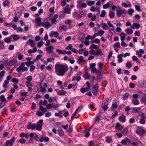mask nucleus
<instances>
[{"label": "nucleus", "mask_w": 146, "mask_h": 146, "mask_svg": "<svg viewBox=\"0 0 146 146\" xmlns=\"http://www.w3.org/2000/svg\"><path fill=\"white\" fill-rule=\"evenodd\" d=\"M67 66L60 64H56L55 66V72L58 76H64L68 70Z\"/></svg>", "instance_id": "f257e3e1"}, {"label": "nucleus", "mask_w": 146, "mask_h": 146, "mask_svg": "<svg viewBox=\"0 0 146 146\" xmlns=\"http://www.w3.org/2000/svg\"><path fill=\"white\" fill-rule=\"evenodd\" d=\"M28 68L25 67V63L24 62L21 63L20 65L16 68V71L17 72H23L27 71Z\"/></svg>", "instance_id": "f03ea898"}, {"label": "nucleus", "mask_w": 146, "mask_h": 146, "mask_svg": "<svg viewBox=\"0 0 146 146\" xmlns=\"http://www.w3.org/2000/svg\"><path fill=\"white\" fill-rule=\"evenodd\" d=\"M16 139V138L14 137H12L11 139L6 142L5 143V146H12L13 145Z\"/></svg>", "instance_id": "7ed1b4c3"}, {"label": "nucleus", "mask_w": 146, "mask_h": 146, "mask_svg": "<svg viewBox=\"0 0 146 146\" xmlns=\"http://www.w3.org/2000/svg\"><path fill=\"white\" fill-rule=\"evenodd\" d=\"M35 137L34 139H35L36 141H37L42 142L44 141V138L40 136V135L38 134H37L36 133H34Z\"/></svg>", "instance_id": "20e7f679"}, {"label": "nucleus", "mask_w": 146, "mask_h": 146, "mask_svg": "<svg viewBox=\"0 0 146 146\" xmlns=\"http://www.w3.org/2000/svg\"><path fill=\"white\" fill-rule=\"evenodd\" d=\"M145 129L143 127H141L137 129L136 131V133L140 136H141L145 133Z\"/></svg>", "instance_id": "39448f33"}, {"label": "nucleus", "mask_w": 146, "mask_h": 146, "mask_svg": "<svg viewBox=\"0 0 146 146\" xmlns=\"http://www.w3.org/2000/svg\"><path fill=\"white\" fill-rule=\"evenodd\" d=\"M131 142V141L129 139L126 137L123 139L121 143L123 145H126L127 144H129Z\"/></svg>", "instance_id": "423d86ee"}, {"label": "nucleus", "mask_w": 146, "mask_h": 146, "mask_svg": "<svg viewBox=\"0 0 146 146\" xmlns=\"http://www.w3.org/2000/svg\"><path fill=\"white\" fill-rule=\"evenodd\" d=\"M98 88V86L97 84H96L93 87L92 92L95 96L97 94Z\"/></svg>", "instance_id": "0eeeda50"}, {"label": "nucleus", "mask_w": 146, "mask_h": 146, "mask_svg": "<svg viewBox=\"0 0 146 146\" xmlns=\"http://www.w3.org/2000/svg\"><path fill=\"white\" fill-rule=\"evenodd\" d=\"M58 15L55 14L52 18L49 19V20L51 21L52 24H54L56 23V19L58 17Z\"/></svg>", "instance_id": "6e6552de"}, {"label": "nucleus", "mask_w": 146, "mask_h": 146, "mask_svg": "<svg viewBox=\"0 0 146 146\" xmlns=\"http://www.w3.org/2000/svg\"><path fill=\"white\" fill-rule=\"evenodd\" d=\"M54 49V47L52 45L48 46L45 48L46 51L49 53H52L53 52V50Z\"/></svg>", "instance_id": "1a4fd4ad"}, {"label": "nucleus", "mask_w": 146, "mask_h": 146, "mask_svg": "<svg viewBox=\"0 0 146 146\" xmlns=\"http://www.w3.org/2000/svg\"><path fill=\"white\" fill-rule=\"evenodd\" d=\"M125 10H122V9H119L117 10V16L118 17H120L122 15L125 13Z\"/></svg>", "instance_id": "9d476101"}, {"label": "nucleus", "mask_w": 146, "mask_h": 146, "mask_svg": "<svg viewBox=\"0 0 146 146\" xmlns=\"http://www.w3.org/2000/svg\"><path fill=\"white\" fill-rule=\"evenodd\" d=\"M34 136V134L33 133H31L29 135L30 138L28 141V143H33V140L34 138L33 137Z\"/></svg>", "instance_id": "9b49d317"}, {"label": "nucleus", "mask_w": 146, "mask_h": 146, "mask_svg": "<svg viewBox=\"0 0 146 146\" xmlns=\"http://www.w3.org/2000/svg\"><path fill=\"white\" fill-rule=\"evenodd\" d=\"M27 44L28 45H30L32 47H34L36 45L35 43L33 40L30 39H29L28 42H27Z\"/></svg>", "instance_id": "f8f14e48"}, {"label": "nucleus", "mask_w": 146, "mask_h": 146, "mask_svg": "<svg viewBox=\"0 0 146 146\" xmlns=\"http://www.w3.org/2000/svg\"><path fill=\"white\" fill-rule=\"evenodd\" d=\"M86 13V10H84L80 12L78 14L79 18L84 17Z\"/></svg>", "instance_id": "ddd939ff"}, {"label": "nucleus", "mask_w": 146, "mask_h": 146, "mask_svg": "<svg viewBox=\"0 0 146 146\" xmlns=\"http://www.w3.org/2000/svg\"><path fill=\"white\" fill-rule=\"evenodd\" d=\"M42 26L46 27L47 29H48L51 26V25L48 21L45 23H42Z\"/></svg>", "instance_id": "4468645a"}, {"label": "nucleus", "mask_w": 146, "mask_h": 146, "mask_svg": "<svg viewBox=\"0 0 146 146\" xmlns=\"http://www.w3.org/2000/svg\"><path fill=\"white\" fill-rule=\"evenodd\" d=\"M115 127L116 129L118 130L119 131H121L123 128V127L121 125V124L118 123H116L115 126Z\"/></svg>", "instance_id": "2eb2a0df"}, {"label": "nucleus", "mask_w": 146, "mask_h": 146, "mask_svg": "<svg viewBox=\"0 0 146 146\" xmlns=\"http://www.w3.org/2000/svg\"><path fill=\"white\" fill-rule=\"evenodd\" d=\"M36 124H32L31 123H29V125L27 126V128L28 129H31L33 130H35L36 128Z\"/></svg>", "instance_id": "dca6fc26"}, {"label": "nucleus", "mask_w": 146, "mask_h": 146, "mask_svg": "<svg viewBox=\"0 0 146 146\" xmlns=\"http://www.w3.org/2000/svg\"><path fill=\"white\" fill-rule=\"evenodd\" d=\"M85 62V60L84 59L83 57L82 56H81L78 58L77 62L78 64H80Z\"/></svg>", "instance_id": "f3484780"}, {"label": "nucleus", "mask_w": 146, "mask_h": 146, "mask_svg": "<svg viewBox=\"0 0 146 146\" xmlns=\"http://www.w3.org/2000/svg\"><path fill=\"white\" fill-rule=\"evenodd\" d=\"M144 51L142 49H140L139 51L137 50L136 51V54L139 57H141L142 56V54L144 53Z\"/></svg>", "instance_id": "a211bd4d"}, {"label": "nucleus", "mask_w": 146, "mask_h": 146, "mask_svg": "<svg viewBox=\"0 0 146 146\" xmlns=\"http://www.w3.org/2000/svg\"><path fill=\"white\" fill-rule=\"evenodd\" d=\"M118 120L121 122L124 123L126 121V117L124 115H121L119 117Z\"/></svg>", "instance_id": "6ab92c4d"}, {"label": "nucleus", "mask_w": 146, "mask_h": 146, "mask_svg": "<svg viewBox=\"0 0 146 146\" xmlns=\"http://www.w3.org/2000/svg\"><path fill=\"white\" fill-rule=\"evenodd\" d=\"M140 27V25L138 23H134L131 26V27L133 29H134L135 28L138 29Z\"/></svg>", "instance_id": "aec40b11"}, {"label": "nucleus", "mask_w": 146, "mask_h": 146, "mask_svg": "<svg viewBox=\"0 0 146 146\" xmlns=\"http://www.w3.org/2000/svg\"><path fill=\"white\" fill-rule=\"evenodd\" d=\"M141 109V107L138 108H133L132 110V113H135L137 112H138Z\"/></svg>", "instance_id": "412c9836"}, {"label": "nucleus", "mask_w": 146, "mask_h": 146, "mask_svg": "<svg viewBox=\"0 0 146 146\" xmlns=\"http://www.w3.org/2000/svg\"><path fill=\"white\" fill-rule=\"evenodd\" d=\"M27 86L28 88V91H31L32 90V87L33 85L30 83V82H26Z\"/></svg>", "instance_id": "4be33fe9"}, {"label": "nucleus", "mask_w": 146, "mask_h": 146, "mask_svg": "<svg viewBox=\"0 0 146 146\" xmlns=\"http://www.w3.org/2000/svg\"><path fill=\"white\" fill-rule=\"evenodd\" d=\"M55 90L56 91L57 94L61 96L64 95L66 93V92L63 90H60L58 92L57 91V90Z\"/></svg>", "instance_id": "5701e85b"}, {"label": "nucleus", "mask_w": 146, "mask_h": 146, "mask_svg": "<svg viewBox=\"0 0 146 146\" xmlns=\"http://www.w3.org/2000/svg\"><path fill=\"white\" fill-rule=\"evenodd\" d=\"M123 56V55L122 54H120L117 56V57L118 59V62L119 63H120L123 61V60L122 58Z\"/></svg>", "instance_id": "b1692460"}, {"label": "nucleus", "mask_w": 146, "mask_h": 146, "mask_svg": "<svg viewBox=\"0 0 146 146\" xmlns=\"http://www.w3.org/2000/svg\"><path fill=\"white\" fill-rule=\"evenodd\" d=\"M17 60L16 59H14L9 62H8V64L9 66H12L17 63Z\"/></svg>", "instance_id": "393cba45"}, {"label": "nucleus", "mask_w": 146, "mask_h": 146, "mask_svg": "<svg viewBox=\"0 0 146 146\" xmlns=\"http://www.w3.org/2000/svg\"><path fill=\"white\" fill-rule=\"evenodd\" d=\"M131 101L133 104L135 105H137L139 104V101L137 99H133Z\"/></svg>", "instance_id": "a878e982"}, {"label": "nucleus", "mask_w": 146, "mask_h": 146, "mask_svg": "<svg viewBox=\"0 0 146 146\" xmlns=\"http://www.w3.org/2000/svg\"><path fill=\"white\" fill-rule=\"evenodd\" d=\"M106 142L108 143L112 142V138L110 136H107L106 138Z\"/></svg>", "instance_id": "bb28decb"}, {"label": "nucleus", "mask_w": 146, "mask_h": 146, "mask_svg": "<svg viewBox=\"0 0 146 146\" xmlns=\"http://www.w3.org/2000/svg\"><path fill=\"white\" fill-rule=\"evenodd\" d=\"M36 129L37 130L40 131L41 130L42 128V124H39L38 123H37L36 125Z\"/></svg>", "instance_id": "cd10ccee"}, {"label": "nucleus", "mask_w": 146, "mask_h": 146, "mask_svg": "<svg viewBox=\"0 0 146 146\" xmlns=\"http://www.w3.org/2000/svg\"><path fill=\"white\" fill-rule=\"evenodd\" d=\"M37 51V48L35 47L33 48V50L30 49L28 50V52L29 54H31L33 53H35Z\"/></svg>", "instance_id": "c85d7f7f"}, {"label": "nucleus", "mask_w": 146, "mask_h": 146, "mask_svg": "<svg viewBox=\"0 0 146 146\" xmlns=\"http://www.w3.org/2000/svg\"><path fill=\"white\" fill-rule=\"evenodd\" d=\"M103 53L101 50L100 49H98L96 51V55L98 56L99 55H102Z\"/></svg>", "instance_id": "c756f323"}, {"label": "nucleus", "mask_w": 146, "mask_h": 146, "mask_svg": "<svg viewBox=\"0 0 146 146\" xmlns=\"http://www.w3.org/2000/svg\"><path fill=\"white\" fill-rule=\"evenodd\" d=\"M125 31L126 33L129 35L132 34L133 32V31L129 28H128L126 29L125 30Z\"/></svg>", "instance_id": "7c9ffc66"}, {"label": "nucleus", "mask_w": 146, "mask_h": 146, "mask_svg": "<svg viewBox=\"0 0 146 146\" xmlns=\"http://www.w3.org/2000/svg\"><path fill=\"white\" fill-rule=\"evenodd\" d=\"M58 135L60 136H63L64 135V132L62 129L61 128H59L58 130Z\"/></svg>", "instance_id": "2f4dec72"}, {"label": "nucleus", "mask_w": 146, "mask_h": 146, "mask_svg": "<svg viewBox=\"0 0 146 146\" xmlns=\"http://www.w3.org/2000/svg\"><path fill=\"white\" fill-rule=\"evenodd\" d=\"M10 3V2L9 0H5L3 2V5L5 7L8 6L9 5Z\"/></svg>", "instance_id": "473e14b6"}, {"label": "nucleus", "mask_w": 146, "mask_h": 146, "mask_svg": "<svg viewBox=\"0 0 146 146\" xmlns=\"http://www.w3.org/2000/svg\"><path fill=\"white\" fill-rule=\"evenodd\" d=\"M59 29L60 30H63L66 31L68 29V27L66 25H62L59 27Z\"/></svg>", "instance_id": "72a5a7b5"}, {"label": "nucleus", "mask_w": 146, "mask_h": 146, "mask_svg": "<svg viewBox=\"0 0 146 146\" xmlns=\"http://www.w3.org/2000/svg\"><path fill=\"white\" fill-rule=\"evenodd\" d=\"M121 37V41H123L124 40L126 36L125 34L124 33H121L120 35Z\"/></svg>", "instance_id": "f704fd0d"}, {"label": "nucleus", "mask_w": 146, "mask_h": 146, "mask_svg": "<svg viewBox=\"0 0 146 146\" xmlns=\"http://www.w3.org/2000/svg\"><path fill=\"white\" fill-rule=\"evenodd\" d=\"M101 25H102V27L104 30H106L108 29V27L106 23H102Z\"/></svg>", "instance_id": "c9c22d12"}, {"label": "nucleus", "mask_w": 146, "mask_h": 146, "mask_svg": "<svg viewBox=\"0 0 146 146\" xmlns=\"http://www.w3.org/2000/svg\"><path fill=\"white\" fill-rule=\"evenodd\" d=\"M35 20L37 22V24L39 25H40L41 24V18L40 17H38L37 18H36L35 19Z\"/></svg>", "instance_id": "e433bc0d"}, {"label": "nucleus", "mask_w": 146, "mask_h": 146, "mask_svg": "<svg viewBox=\"0 0 146 146\" xmlns=\"http://www.w3.org/2000/svg\"><path fill=\"white\" fill-rule=\"evenodd\" d=\"M91 76L88 72L86 73L83 75V77L86 79H90Z\"/></svg>", "instance_id": "4c0bfd02"}, {"label": "nucleus", "mask_w": 146, "mask_h": 146, "mask_svg": "<svg viewBox=\"0 0 146 146\" xmlns=\"http://www.w3.org/2000/svg\"><path fill=\"white\" fill-rule=\"evenodd\" d=\"M115 13L112 11H110L109 14V16L111 19H113L114 17Z\"/></svg>", "instance_id": "58836bf2"}, {"label": "nucleus", "mask_w": 146, "mask_h": 146, "mask_svg": "<svg viewBox=\"0 0 146 146\" xmlns=\"http://www.w3.org/2000/svg\"><path fill=\"white\" fill-rule=\"evenodd\" d=\"M108 104H105L104 103H102V105L103 106V108L104 111H105L108 108Z\"/></svg>", "instance_id": "ea45409f"}, {"label": "nucleus", "mask_w": 146, "mask_h": 146, "mask_svg": "<svg viewBox=\"0 0 146 146\" xmlns=\"http://www.w3.org/2000/svg\"><path fill=\"white\" fill-rule=\"evenodd\" d=\"M56 51L58 54H64L65 53V50H62L59 49H56Z\"/></svg>", "instance_id": "a19ab883"}, {"label": "nucleus", "mask_w": 146, "mask_h": 146, "mask_svg": "<svg viewBox=\"0 0 146 146\" xmlns=\"http://www.w3.org/2000/svg\"><path fill=\"white\" fill-rule=\"evenodd\" d=\"M132 58L133 61H136L137 63H140V62L138 58L136 56H133L132 57Z\"/></svg>", "instance_id": "79ce46f5"}, {"label": "nucleus", "mask_w": 146, "mask_h": 146, "mask_svg": "<svg viewBox=\"0 0 146 146\" xmlns=\"http://www.w3.org/2000/svg\"><path fill=\"white\" fill-rule=\"evenodd\" d=\"M128 129L126 128H124L122 131V134L123 135H125L127 134V133L128 132Z\"/></svg>", "instance_id": "37998d69"}, {"label": "nucleus", "mask_w": 146, "mask_h": 146, "mask_svg": "<svg viewBox=\"0 0 146 146\" xmlns=\"http://www.w3.org/2000/svg\"><path fill=\"white\" fill-rule=\"evenodd\" d=\"M0 99L1 102H4L6 101V99L3 95H1L0 96Z\"/></svg>", "instance_id": "c03bdc74"}, {"label": "nucleus", "mask_w": 146, "mask_h": 146, "mask_svg": "<svg viewBox=\"0 0 146 146\" xmlns=\"http://www.w3.org/2000/svg\"><path fill=\"white\" fill-rule=\"evenodd\" d=\"M110 5V3L109 2H108L103 5V8L104 9H108L109 8Z\"/></svg>", "instance_id": "a18cd8bd"}, {"label": "nucleus", "mask_w": 146, "mask_h": 146, "mask_svg": "<svg viewBox=\"0 0 146 146\" xmlns=\"http://www.w3.org/2000/svg\"><path fill=\"white\" fill-rule=\"evenodd\" d=\"M126 66L129 68H130L132 66V65L131 62H127L126 64Z\"/></svg>", "instance_id": "49530a36"}, {"label": "nucleus", "mask_w": 146, "mask_h": 146, "mask_svg": "<svg viewBox=\"0 0 146 146\" xmlns=\"http://www.w3.org/2000/svg\"><path fill=\"white\" fill-rule=\"evenodd\" d=\"M9 83V81L7 80H5L4 81V83L3 84V87L6 88L7 87V85Z\"/></svg>", "instance_id": "de8ad7c7"}, {"label": "nucleus", "mask_w": 146, "mask_h": 146, "mask_svg": "<svg viewBox=\"0 0 146 146\" xmlns=\"http://www.w3.org/2000/svg\"><path fill=\"white\" fill-rule=\"evenodd\" d=\"M70 11H71L70 9H69L68 8H65L64 9V11L66 14H70Z\"/></svg>", "instance_id": "09e8293b"}, {"label": "nucleus", "mask_w": 146, "mask_h": 146, "mask_svg": "<svg viewBox=\"0 0 146 146\" xmlns=\"http://www.w3.org/2000/svg\"><path fill=\"white\" fill-rule=\"evenodd\" d=\"M88 5L91 6L94 3V1H87L86 2Z\"/></svg>", "instance_id": "8fccbe9b"}, {"label": "nucleus", "mask_w": 146, "mask_h": 146, "mask_svg": "<svg viewBox=\"0 0 146 146\" xmlns=\"http://www.w3.org/2000/svg\"><path fill=\"white\" fill-rule=\"evenodd\" d=\"M11 81L13 83H15V84H17L18 83L19 80L18 79L16 78H14L12 79Z\"/></svg>", "instance_id": "3c124183"}, {"label": "nucleus", "mask_w": 146, "mask_h": 146, "mask_svg": "<svg viewBox=\"0 0 146 146\" xmlns=\"http://www.w3.org/2000/svg\"><path fill=\"white\" fill-rule=\"evenodd\" d=\"M13 39L15 40H16L18 39L19 38V35H12Z\"/></svg>", "instance_id": "603ef678"}, {"label": "nucleus", "mask_w": 146, "mask_h": 146, "mask_svg": "<svg viewBox=\"0 0 146 146\" xmlns=\"http://www.w3.org/2000/svg\"><path fill=\"white\" fill-rule=\"evenodd\" d=\"M27 81L26 82H30L32 80V77L31 76H28L27 77Z\"/></svg>", "instance_id": "864d4df0"}, {"label": "nucleus", "mask_w": 146, "mask_h": 146, "mask_svg": "<svg viewBox=\"0 0 146 146\" xmlns=\"http://www.w3.org/2000/svg\"><path fill=\"white\" fill-rule=\"evenodd\" d=\"M44 42L42 41H40L38 42L37 44V46L38 48H40L44 44Z\"/></svg>", "instance_id": "5fc2aeb1"}, {"label": "nucleus", "mask_w": 146, "mask_h": 146, "mask_svg": "<svg viewBox=\"0 0 146 146\" xmlns=\"http://www.w3.org/2000/svg\"><path fill=\"white\" fill-rule=\"evenodd\" d=\"M129 96V93H127L124 94L123 97V100H126L128 97Z\"/></svg>", "instance_id": "6e6d98bb"}, {"label": "nucleus", "mask_w": 146, "mask_h": 146, "mask_svg": "<svg viewBox=\"0 0 146 146\" xmlns=\"http://www.w3.org/2000/svg\"><path fill=\"white\" fill-rule=\"evenodd\" d=\"M98 47V46L97 45H95L94 44H92L90 47V48L91 49H96Z\"/></svg>", "instance_id": "4d7b16f0"}, {"label": "nucleus", "mask_w": 146, "mask_h": 146, "mask_svg": "<svg viewBox=\"0 0 146 146\" xmlns=\"http://www.w3.org/2000/svg\"><path fill=\"white\" fill-rule=\"evenodd\" d=\"M134 11L133 9H129L128 11V14L130 15H132V13L134 12Z\"/></svg>", "instance_id": "13d9d810"}, {"label": "nucleus", "mask_w": 146, "mask_h": 146, "mask_svg": "<svg viewBox=\"0 0 146 146\" xmlns=\"http://www.w3.org/2000/svg\"><path fill=\"white\" fill-rule=\"evenodd\" d=\"M106 15V12L105 10H103L102 11L100 15L101 17H104Z\"/></svg>", "instance_id": "bf43d9fd"}, {"label": "nucleus", "mask_w": 146, "mask_h": 146, "mask_svg": "<svg viewBox=\"0 0 146 146\" xmlns=\"http://www.w3.org/2000/svg\"><path fill=\"white\" fill-rule=\"evenodd\" d=\"M4 41L5 42L7 43H10L11 42V39L9 37L5 38L4 39Z\"/></svg>", "instance_id": "052dcab7"}, {"label": "nucleus", "mask_w": 146, "mask_h": 146, "mask_svg": "<svg viewBox=\"0 0 146 146\" xmlns=\"http://www.w3.org/2000/svg\"><path fill=\"white\" fill-rule=\"evenodd\" d=\"M113 47L115 48V47H116L117 48L120 47V44L119 42H116L114 45H113Z\"/></svg>", "instance_id": "680f3d73"}, {"label": "nucleus", "mask_w": 146, "mask_h": 146, "mask_svg": "<svg viewBox=\"0 0 146 146\" xmlns=\"http://www.w3.org/2000/svg\"><path fill=\"white\" fill-rule=\"evenodd\" d=\"M98 32L99 35L100 36H102L104 33V31L103 30H100Z\"/></svg>", "instance_id": "e2e57ef3"}, {"label": "nucleus", "mask_w": 146, "mask_h": 146, "mask_svg": "<svg viewBox=\"0 0 146 146\" xmlns=\"http://www.w3.org/2000/svg\"><path fill=\"white\" fill-rule=\"evenodd\" d=\"M82 108L83 107L82 106H80L76 109L75 112L78 113L81 111L82 110Z\"/></svg>", "instance_id": "0e129e2a"}, {"label": "nucleus", "mask_w": 146, "mask_h": 146, "mask_svg": "<svg viewBox=\"0 0 146 146\" xmlns=\"http://www.w3.org/2000/svg\"><path fill=\"white\" fill-rule=\"evenodd\" d=\"M118 114V113L117 111H115L114 113L111 116L110 118L111 119H112L113 118L115 117Z\"/></svg>", "instance_id": "69168bd1"}, {"label": "nucleus", "mask_w": 146, "mask_h": 146, "mask_svg": "<svg viewBox=\"0 0 146 146\" xmlns=\"http://www.w3.org/2000/svg\"><path fill=\"white\" fill-rule=\"evenodd\" d=\"M72 48L73 47L72 45L71 44H69L68 46L65 49L66 50H71Z\"/></svg>", "instance_id": "338daca9"}, {"label": "nucleus", "mask_w": 146, "mask_h": 146, "mask_svg": "<svg viewBox=\"0 0 146 146\" xmlns=\"http://www.w3.org/2000/svg\"><path fill=\"white\" fill-rule=\"evenodd\" d=\"M35 68V66L33 65H31L30 66V70L31 72L33 71Z\"/></svg>", "instance_id": "774afa93"}]
</instances>
